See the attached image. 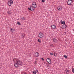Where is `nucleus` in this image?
<instances>
[{
    "label": "nucleus",
    "instance_id": "39",
    "mask_svg": "<svg viewBox=\"0 0 74 74\" xmlns=\"http://www.w3.org/2000/svg\"><path fill=\"white\" fill-rule=\"evenodd\" d=\"M21 29H22V28H21Z\"/></svg>",
    "mask_w": 74,
    "mask_h": 74
},
{
    "label": "nucleus",
    "instance_id": "12",
    "mask_svg": "<svg viewBox=\"0 0 74 74\" xmlns=\"http://www.w3.org/2000/svg\"><path fill=\"white\" fill-rule=\"evenodd\" d=\"M52 40L54 42H57L58 41V40H57V39L54 38H53Z\"/></svg>",
    "mask_w": 74,
    "mask_h": 74
},
{
    "label": "nucleus",
    "instance_id": "7",
    "mask_svg": "<svg viewBox=\"0 0 74 74\" xmlns=\"http://www.w3.org/2000/svg\"><path fill=\"white\" fill-rule=\"evenodd\" d=\"M47 62L49 64H51V58H47Z\"/></svg>",
    "mask_w": 74,
    "mask_h": 74
},
{
    "label": "nucleus",
    "instance_id": "35",
    "mask_svg": "<svg viewBox=\"0 0 74 74\" xmlns=\"http://www.w3.org/2000/svg\"><path fill=\"white\" fill-rule=\"evenodd\" d=\"M64 33H65V34H66V32H65Z\"/></svg>",
    "mask_w": 74,
    "mask_h": 74
},
{
    "label": "nucleus",
    "instance_id": "15",
    "mask_svg": "<svg viewBox=\"0 0 74 74\" xmlns=\"http://www.w3.org/2000/svg\"><path fill=\"white\" fill-rule=\"evenodd\" d=\"M66 23L65 22V21H63V22H62V23H61V24H63L64 25Z\"/></svg>",
    "mask_w": 74,
    "mask_h": 74
},
{
    "label": "nucleus",
    "instance_id": "8",
    "mask_svg": "<svg viewBox=\"0 0 74 74\" xmlns=\"http://www.w3.org/2000/svg\"><path fill=\"white\" fill-rule=\"evenodd\" d=\"M35 56L36 57H38L40 55V54L38 52H34Z\"/></svg>",
    "mask_w": 74,
    "mask_h": 74
},
{
    "label": "nucleus",
    "instance_id": "2",
    "mask_svg": "<svg viewBox=\"0 0 74 74\" xmlns=\"http://www.w3.org/2000/svg\"><path fill=\"white\" fill-rule=\"evenodd\" d=\"M73 0H68L67 2V4L69 5H71L73 4Z\"/></svg>",
    "mask_w": 74,
    "mask_h": 74
},
{
    "label": "nucleus",
    "instance_id": "21",
    "mask_svg": "<svg viewBox=\"0 0 74 74\" xmlns=\"http://www.w3.org/2000/svg\"><path fill=\"white\" fill-rule=\"evenodd\" d=\"M22 37L23 38L25 37V34H23L22 35Z\"/></svg>",
    "mask_w": 74,
    "mask_h": 74
},
{
    "label": "nucleus",
    "instance_id": "11",
    "mask_svg": "<svg viewBox=\"0 0 74 74\" xmlns=\"http://www.w3.org/2000/svg\"><path fill=\"white\" fill-rule=\"evenodd\" d=\"M56 26L54 25H52L51 26V27L52 28V29H56Z\"/></svg>",
    "mask_w": 74,
    "mask_h": 74
},
{
    "label": "nucleus",
    "instance_id": "5",
    "mask_svg": "<svg viewBox=\"0 0 74 74\" xmlns=\"http://www.w3.org/2000/svg\"><path fill=\"white\" fill-rule=\"evenodd\" d=\"M33 8H34L33 6H30V8H28V10H30V11H34L35 10V9Z\"/></svg>",
    "mask_w": 74,
    "mask_h": 74
},
{
    "label": "nucleus",
    "instance_id": "1",
    "mask_svg": "<svg viewBox=\"0 0 74 74\" xmlns=\"http://www.w3.org/2000/svg\"><path fill=\"white\" fill-rule=\"evenodd\" d=\"M15 60L17 64H18V65H19H19H21V66H22V62L20 61V60H19V59L15 58Z\"/></svg>",
    "mask_w": 74,
    "mask_h": 74
},
{
    "label": "nucleus",
    "instance_id": "3",
    "mask_svg": "<svg viewBox=\"0 0 74 74\" xmlns=\"http://www.w3.org/2000/svg\"><path fill=\"white\" fill-rule=\"evenodd\" d=\"M14 2L12 0H10L8 2V4L9 6H11L12 4H13Z\"/></svg>",
    "mask_w": 74,
    "mask_h": 74
},
{
    "label": "nucleus",
    "instance_id": "34",
    "mask_svg": "<svg viewBox=\"0 0 74 74\" xmlns=\"http://www.w3.org/2000/svg\"><path fill=\"white\" fill-rule=\"evenodd\" d=\"M66 70H69V69H66Z\"/></svg>",
    "mask_w": 74,
    "mask_h": 74
},
{
    "label": "nucleus",
    "instance_id": "28",
    "mask_svg": "<svg viewBox=\"0 0 74 74\" xmlns=\"http://www.w3.org/2000/svg\"><path fill=\"white\" fill-rule=\"evenodd\" d=\"M53 53H50V55H53Z\"/></svg>",
    "mask_w": 74,
    "mask_h": 74
},
{
    "label": "nucleus",
    "instance_id": "6",
    "mask_svg": "<svg viewBox=\"0 0 74 74\" xmlns=\"http://www.w3.org/2000/svg\"><path fill=\"white\" fill-rule=\"evenodd\" d=\"M44 36V34L42 32L38 34V37H40V38H42V37Z\"/></svg>",
    "mask_w": 74,
    "mask_h": 74
},
{
    "label": "nucleus",
    "instance_id": "25",
    "mask_svg": "<svg viewBox=\"0 0 74 74\" xmlns=\"http://www.w3.org/2000/svg\"><path fill=\"white\" fill-rule=\"evenodd\" d=\"M42 3H45V0H42Z\"/></svg>",
    "mask_w": 74,
    "mask_h": 74
},
{
    "label": "nucleus",
    "instance_id": "17",
    "mask_svg": "<svg viewBox=\"0 0 74 74\" xmlns=\"http://www.w3.org/2000/svg\"><path fill=\"white\" fill-rule=\"evenodd\" d=\"M38 41L39 43H41V40L39 39H38Z\"/></svg>",
    "mask_w": 74,
    "mask_h": 74
},
{
    "label": "nucleus",
    "instance_id": "24",
    "mask_svg": "<svg viewBox=\"0 0 74 74\" xmlns=\"http://www.w3.org/2000/svg\"><path fill=\"white\" fill-rule=\"evenodd\" d=\"M35 72L36 73H38V70H37V69H36V70H35Z\"/></svg>",
    "mask_w": 74,
    "mask_h": 74
},
{
    "label": "nucleus",
    "instance_id": "9",
    "mask_svg": "<svg viewBox=\"0 0 74 74\" xmlns=\"http://www.w3.org/2000/svg\"><path fill=\"white\" fill-rule=\"evenodd\" d=\"M14 66L16 68H18V67H19V65L17 63H15L14 64Z\"/></svg>",
    "mask_w": 74,
    "mask_h": 74
},
{
    "label": "nucleus",
    "instance_id": "19",
    "mask_svg": "<svg viewBox=\"0 0 74 74\" xmlns=\"http://www.w3.org/2000/svg\"><path fill=\"white\" fill-rule=\"evenodd\" d=\"M72 71L73 73H74V69L73 68H72Z\"/></svg>",
    "mask_w": 74,
    "mask_h": 74
},
{
    "label": "nucleus",
    "instance_id": "22",
    "mask_svg": "<svg viewBox=\"0 0 74 74\" xmlns=\"http://www.w3.org/2000/svg\"><path fill=\"white\" fill-rule=\"evenodd\" d=\"M17 24L18 25H21V23H20V22H18L17 23Z\"/></svg>",
    "mask_w": 74,
    "mask_h": 74
},
{
    "label": "nucleus",
    "instance_id": "32",
    "mask_svg": "<svg viewBox=\"0 0 74 74\" xmlns=\"http://www.w3.org/2000/svg\"><path fill=\"white\" fill-rule=\"evenodd\" d=\"M62 29H64V27H63L62 28H61Z\"/></svg>",
    "mask_w": 74,
    "mask_h": 74
},
{
    "label": "nucleus",
    "instance_id": "33",
    "mask_svg": "<svg viewBox=\"0 0 74 74\" xmlns=\"http://www.w3.org/2000/svg\"><path fill=\"white\" fill-rule=\"evenodd\" d=\"M12 29H11V31H12Z\"/></svg>",
    "mask_w": 74,
    "mask_h": 74
},
{
    "label": "nucleus",
    "instance_id": "4",
    "mask_svg": "<svg viewBox=\"0 0 74 74\" xmlns=\"http://www.w3.org/2000/svg\"><path fill=\"white\" fill-rule=\"evenodd\" d=\"M32 5L34 7V8H36L37 7V5L36 2L34 1L32 3Z\"/></svg>",
    "mask_w": 74,
    "mask_h": 74
},
{
    "label": "nucleus",
    "instance_id": "29",
    "mask_svg": "<svg viewBox=\"0 0 74 74\" xmlns=\"http://www.w3.org/2000/svg\"><path fill=\"white\" fill-rule=\"evenodd\" d=\"M42 60L43 61L44 60V58H42Z\"/></svg>",
    "mask_w": 74,
    "mask_h": 74
},
{
    "label": "nucleus",
    "instance_id": "18",
    "mask_svg": "<svg viewBox=\"0 0 74 74\" xmlns=\"http://www.w3.org/2000/svg\"><path fill=\"white\" fill-rule=\"evenodd\" d=\"M7 12L8 13V14H11V12L9 10H8Z\"/></svg>",
    "mask_w": 74,
    "mask_h": 74
},
{
    "label": "nucleus",
    "instance_id": "13",
    "mask_svg": "<svg viewBox=\"0 0 74 74\" xmlns=\"http://www.w3.org/2000/svg\"><path fill=\"white\" fill-rule=\"evenodd\" d=\"M62 26L64 27V28L66 29V27H67V25L66 24H64L63 25H62Z\"/></svg>",
    "mask_w": 74,
    "mask_h": 74
},
{
    "label": "nucleus",
    "instance_id": "30",
    "mask_svg": "<svg viewBox=\"0 0 74 74\" xmlns=\"http://www.w3.org/2000/svg\"><path fill=\"white\" fill-rule=\"evenodd\" d=\"M62 22H63V21H62V20H61V23H62Z\"/></svg>",
    "mask_w": 74,
    "mask_h": 74
},
{
    "label": "nucleus",
    "instance_id": "26",
    "mask_svg": "<svg viewBox=\"0 0 74 74\" xmlns=\"http://www.w3.org/2000/svg\"><path fill=\"white\" fill-rule=\"evenodd\" d=\"M46 64L47 65V67H49V66L48 65V63H46Z\"/></svg>",
    "mask_w": 74,
    "mask_h": 74
},
{
    "label": "nucleus",
    "instance_id": "16",
    "mask_svg": "<svg viewBox=\"0 0 74 74\" xmlns=\"http://www.w3.org/2000/svg\"><path fill=\"white\" fill-rule=\"evenodd\" d=\"M54 55L55 56H57V53H56L55 52H54Z\"/></svg>",
    "mask_w": 74,
    "mask_h": 74
},
{
    "label": "nucleus",
    "instance_id": "36",
    "mask_svg": "<svg viewBox=\"0 0 74 74\" xmlns=\"http://www.w3.org/2000/svg\"><path fill=\"white\" fill-rule=\"evenodd\" d=\"M44 63L45 64V63H46L45 62H44Z\"/></svg>",
    "mask_w": 74,
    "mask_h": 74
},
{
    "label": "nucleus",
    "instance_id": "37",
    "mask_svg": "<svg viewBox=\"0 0 74 74\" xmlns=\"http://www.w3.org/2000/svg\"><path fill=\"white\" fill-rule=\"evenodd\" d=\"M73 31H74V29H73Z\"/></svg>",
    "mask_w": 74,
    "mask_h": 74
},
{
    "label": "nucleus",
    "instance_id": "31",
    "mask_svg": "<svg viewBox=\"0 0 74 74\" xmlns=\"http://www.w3.org/2000/svg\"><path fill=\"white\" fill-rule=\"evenodd\" d=\"M51 47H53V45H52V46Z\"/></svg>",
    "mask_w": 74,
    "mask_h": 74
},
{
    "label": "nucleus",
    "instance_id": "10",
    "mask_svg": "<svg viewBox=\"0 0 74 74\" xmlns=\"http://www.w3.org/2000/svg\"><path fill=\"white\" fill-rule=\"evenodd\" d=\"M57 9L58 11H61L62 10V6H58V7Z\"/></svg>",
    "mask_w": 74,
    "mask_h": 74
},
{
    "label": "nucleus",
    "instance_id": "20",
    "mask_svg": "<svg viewBox=\"0 0 74 74\" xmlns=\"http://www.w3.org/2000/svg\"><path fill=\"white\" fill-rule=\"evenodd\" d=\"M64 58H66V59H67V56H66V55H64Z\"/></svg>",
    "mask_w": 74,
    "mask_h": 74
},
{
    "label": "nucleus",
    "instance_id": "38",
    "mask_svg": "<svg viewBox=\"0 0 74 74\" xmlns=\"http://www.w3.org/2000/svg\"><path fill=\"white\" fill-rule=\"evenodd\" d=\"M60 30H61V29H60Z\"/></svg>",
    "mask_w": 74,
    "mask_h": 74
},
{
    "label": "nucleus",
    "instance_id": "23",
    "mask_svg": "<svg viewBox=\"0 0 74 74\" xmlns=\"http://www.w3.org/2000/svg\"><path fill=\"white\" fill-rule=\"evenodd\" d=\"M32 73H33V74H36V72L34 71H33L32 72Z\"/></svg>",
    "mask_w": 74,
    "mask_h": 74
},
{
    "label": "nucleus",
    "instance_id": "27",
    "mask_svg": "<svg viewBox=\"0 0 74 74\" xmlns=\"http://www.w3.org/2000/svg\"><path fill=\"white\" fill-rule=\"evenodd\" d=\"M21 19H22V20H25V19L24 17H23L22 18H21Z\"/></svg>",
    "mask_w": 74,
    "mask_h": 74
},
{
    "label": "nucleus",
    "instance_id": "14",
    "mask_svg": "<svg viewBox=\"0 0 74 74\" xmlns=\"http://www.w3.org/2000/svg\"><path fill=\"white\" fill-rule=\"evenodd\" d=\"M65 71L66 74H68L69 73V72H70V70H66Z\"/></svg>",
    "mask_w": 74,
    "mask_h": 74
}]
</instances>
